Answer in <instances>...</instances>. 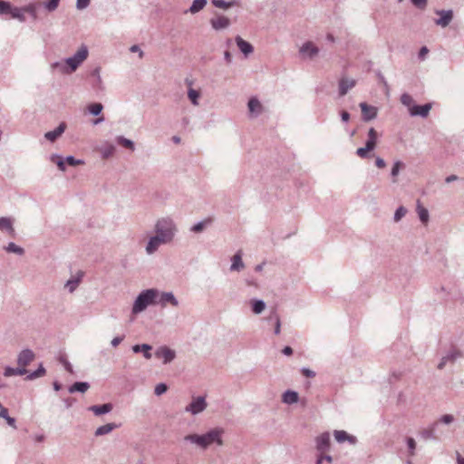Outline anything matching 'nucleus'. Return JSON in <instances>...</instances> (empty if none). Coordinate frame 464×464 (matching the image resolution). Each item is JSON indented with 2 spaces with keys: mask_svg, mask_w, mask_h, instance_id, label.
Listing matches in <instances>:
<instances>
[{
  "mask_svg": "<svg viewBox=\"0 0 464 464\" xmlns=\"http://www.w3.org/2000/svg\"><path fill=\"white\" fill-rule=\"evenodd\" d=\"M282 353L285 354V355H292L293 353V349L290 347V346H285L283 350H282Z\"/></svg>",
  "mask_w": 464,
  "mask_h": 464,
  "instance_id": "61",
  "label": "nucleus"
},
{
  "mask_svg": "<svg viewBox=\"0 0 464 464\" xmlns=\"http://www.w3.org/2000/svg\"><path fill=\"white\" fill-rule=\"evenodd\" d=\"M403 167V164L401 161H397L394 163L392 169V176L394 178L393 182H396V177L399 174V171L401 168Z\"/></svg>",
  "mask_w": 464,
  "mask_h": 464,
  "instance_id": "41",
  "label": "nucleus"
},
{
  "mask_svg": "<svg viewBox=\"0 0 464 464\" xmlns=\"http://www.w3.org/2000/svg\"><path fill=\"white\" fill-rule=\"evenodd\" d=\"M169 242V237L168 235L163 236V237L156 235L155 237H152L150 239V241L147 245V247H146V251L148 254H152L159 248V246L161 244H166Z\"/></svg>",
  "mask_w": 464,
  "mask_h": 464,
  "instance_id": "7",
  "label": "nucleus"
},
{
  "mask_svg": "<svg viewBox=\"0 0 464 464\" xmlns=\"http://www.w3.org/2000/svg\"><path fill=\"white\" fill-rule=\"evenodd\" d=\"M118 144L123 146L124 148L130 149V150H134V144L130 140H128L123 137L117 138Z\"/></svg>",
  "mask_w": 464,
  "mask_h": 464,
  "instance_id": "36",
  "label": "nucleus"
},
{
  "mask_svg": "<svg viewBox=\"0 0 464 464\" xmlns=\"http://www.w3.org/2000/svg\"><path fill=\"white\" fill-rule=\"evenodd\" d=\"M17 367L7 366L5 369L4 375L5 377L24 375L27 372L26 366L29 364V349L23 350L17 358Z\"/></svg>",
  "mask_w": 464,
  "mask_h": 464,
  "instance_id": "3",
  "label": "nucleus"
},
{
  "mask_svg": "<svg viewBox=\"0 0 464 464\" xmlns=\"http://www.w3.org/2000/svg\"><path fill=\"white\" fill-rule=\"evenodd\" d=\"M237 44L239 50L245 54L247 55L253 52V46L246 41L243 40L240 36L236 38Z\"/></svg>",
  "mask_w": 464,
  "mask_h": 464,
  "instance_id": "18",
  "label": "nucleus"
},
{
  "mask_svg": "<svg viewBox=\"0 0 464 464\" xmlns=\"http://www.w3.org/2000/svg\"><path fill=\"white\" fill-rule=\"evenodd\" d=\"M405 214L406 209L403 207H400L394 214V220L399 221Z\"/></svg>",
  "mask_w": 464,
  "mask_h": 464,
  "instance_id": "46",
  "label": "nucleus"
},
{
  "mask_svg": "<svg viewBox=\"0 0 464 464\" xmlns=\"http://www.w3.org/2000/svg\"><path fill=\"white\" fill-rule=\"evenodd\" d=\"M302 373L307 378H314L315 376V373L313 371L306 368H304L302 370Z\"/></svg>",
  "mask_w": 464,
  "mask_h": 464,
  "instance_id": "56",
  "label": "nucleus"
},
{
  "mask_svg": "<svg viewBox=\"0 0 464 464\" xmlns=\"http://www.w3.org/2000/svg\"><path fill=\"white\" fill-rule=\"evenodd\" d=\"M142 347V352H143V355L146 359H150L151 358V353H150V350H151V346L149 345V344H142L141 345Z\"/></svg>",
  "mask_w": 464,
  "mask_h": 464,
  "instance_id": "47",
  "label": "nucleus"
},
{
  "mask_svg": "<svg viewBox=\"0 0 464 464\" xmlns=\"http://www.w3.org/2000/svg\"><path fill=\"white\" fill-rule=\"evenodd\" d=\"M360 107H361V110H362V117H363V119L365 121H370V120H372V119L376 117L377 111H376V109L374 107L368 106L364 102H362L360 104Z\"/></svg>",
  "mask_w": 464,
  "mask_h": 464,
  "instance_id": "16",
  "label": "nucleus"
},
{
  "mask_svg": "<svg viewBox=\"0 0 464 464\" xmlns=\"http://www.w3.org/2000/svg\"><path fill=\"white\" fill-rule=\"evenodd\" d=\"M223 430L221 429H214L203 435L189 434L185 437L186 440L197 444L202 449L208 448L209 445L216 442L218 445H222Z\"/></svg>",
  "mask_w": 464,
  "mask_h": 464,
  "instance_id": "2",
  "label": "nucleus"
},
{
  "mask_svg": "<svg viewBox=\"0 0 464 464\" xmlns=\"http://www.w3.org/2000/svg\"><path fill=\"white\" fill-rule=\"evenodd\" d=\"M275 320H276V326H275V334H279L281 330V323L279 316L276 314H275Z\"/></svg>",
  "mask_w": 464,
  "mask_h": 464,
  "instance_id": "53",
  "label": "nucleus"
},
{
  "mask_svg": "<svg viewBox=\"0 0 464 464\" xmlns=\"http://www.w3.org/2000/svg\"><path fill=\"white\" fill-rule=\"evenodd\" d=\"M29 13V6L24 7H16V6H11V11H9L6 17L16 19L20 22H24L26 17L25 14Z\"/></svg>",
  "mask_w": 464,
  "mask_h": 464,
  "instance_id": "8",
  "label": "nucleus"
},
{
  "mask_svg": "<svg viewBox=\"0 0 464 464\" xmlns=\"http://www.w3.org/2000/svg\"><path fill=\"white\" fill-rule=\"evenodd\" d=\"M265 307L266 304L263 301L256 300L253 302L252 309L255 314H261L264 311Z\"/></svg>",
  "mask_w": 464,
  "mask_h": 464,
  "instance_id": "37",
  "label": "nucleus"
},
{
  "mask_svg": "<svg viewBox=\"0 0 464 464\" xmlns=\"http://www.w3.org/2000/svg\"><path fill=\"white\" fill-rule=\"evenodd\" d=\"M116 427H117V425H116V424H114V423H108V424L102 425V426L99 427V428L96 430V431H95V435H96V436H102V435L108 434V433H110L112 430H114Z\"/></svg>",
  "mask_w": 464,
  "mask_h": 464,
  "instance_id": "28",
  "label": "nucleus"
},
{
  "mask_svg": "<svg viewBox=\"0 0 464 464\" xmlns=\"http://www.w3.org/2000/svg\"><path fill=\"white\" fill-rule=\"evenodd\" d=\"M377 140V131L373 128H371L368 132V140L366 141L365 147L357 149V156L360 157L361 159L369 158V153L372 151L376 147Z\"/></svg>",
  "mask_w": 464,
  "mask_h": 464,
  "instance_id": "5",
  "label": "nucleus"
},
{
  "mask_svg": "<svg viewBox=\"0 0 464 464\" xmlns=\"http://www.w3.org/2000/svg\"><path fill=\"white\" fill-rule=\"evenodd\" d=\"M401 102L402 104H404V105H406V106L411 108V105L413 100H412V98H411V96L410 94L404 93L401 97Z\"/></svg>",
  "mask_w": 464,
  "mask_h": 464,
  "instance_id": "43",
  "label": "nucleus"
},
{
  "mask_svg": "<svg viewBox=\"0 0 464 464\" xmlns=\"http://www.w3.org/2000/svg\"><path fill=\"white\" fill-rule=\"evenodd\" d=\"M283 400L285 403L288 404L296 402L298 400V394L295 392L288 391L285 392Z\"/></svg>",
  "mask_w": 464,
  "mask_h": 464,
  "instance_id": "31",
  "label": "nucleus"
},
{
  "mask_svg": "<svg viewBox=\"0 0 464 464\" xmlns=\"http://www.w3.org/2000/svg\"><path fill=\"white\" fill-rule=\"evenodd\" d=\"M0 418L5 419L9 426L15 428V420L9 416L8 410L6 408H2V411H0Z\"/></svg>",
  "mask_w": 464,
  "mask_h": 464,
  "instance_id": "32",
  "label": "nucleus"
},
{
  "mask_svg": "<svg viewBox=\"0 0 464 464\" xmlns=\"http://www.w3.org/2000/svg\"><path fill=\"white\" fill-rule=\"evenodd\" d=\"M4 249L8 253H14L18 256L24 254V249L13 242H10L7 246H4Z\"/></svg>",
  "mask_w": 464,
  "mask_h": 464,
  "instance_id": "27",
  "label": "nucleus"
},
{
  "mask_svg": "<svg viewBox=\"0 0 464 464\" xmlns=\"http://www.w3.org/2000/svg\"><path fill=\"white\" fill-rule=\"evenodd\" d=\"M123 340V337H115L111 341V344L113 347H117Z\"/></svg>",
  "mask_w": 464,
  "mask_h": 464,
  "instance_id": "59",
  "label": "nucleus"
},
{
  "mask_svg": "<svg viewBox=\"0 0 464 464\" xmlns=\"http://www.w3.org/2000/svg\"><path fill=\"white\" fill-rule=\"evenodd\" d=\"M65 130V124L61 123L54 130L45 133V138L48 140L54 141L59 136L63 134Z\"/></svg>",
  "mask_w": 464,
  "mask_h": 464,
  "instance_id": "19",
  "label": "nucleus"
},
{
  "mask_svg": "<svg viewBox=\"0 0 464 464\" xmlns=\"http://www.w3.org/2000/svg\"><path fill=\"white\" fill-rule=\"evenodd\" d=\"M112 409L111 403H105L102 405H94L90 408V410L94 412L95 415H102L107 412H110Z\"/></svg>",
  "mask_w": 464,
  "mask_h": 464,
  "instance_id": "23",
  "label": "nucleus"
},
{
  "mask_svg": "<svg viewBox=\"0 0 464 464\" xmlns=\"http://www.w3.org/2000/svg\"><path fill=\"white\" fill-rule=\"evenodd\" d=\"M90 4V0H77V8L82 10L86 8Z\"/></svg>",
  "mask_w": 464,
  "mask_h": 464,
  "instance_id": "52",
  "label": "nucleus"
},
{
  "mask_svg": "<svg viewBox=\"0 0 464 464\" xmlns=\"http://www.w3.org/2000/svg\"><path fill=\"white\" fill-rule=\"evenodd\" d=\"M316 448L321 453H324L330 448L329 433H323L316 439Z\"/></svg>",
  "mask_w": 464,
  "mask_h": 464,
  "instance_id": "11",
  "label": "nucleus"
},
{
  "mask_svg": "<svg viewBox=\"0 0 464 464\" xmlns=\"http://www.w3.org/2000/svg\"><path fill=\"white\" fill-rule=\"evenodd\" d=\"M375 165L379 169H383L386 166L385 161L382 158H377L376 159Z\"/></svg>",
  "mask_w": 464,
  "mask_h": 464,
  "instance_id": "57",
  "label": "nucleus"
},
{
  "mask_svg": "<svg viewBox=\"0 0 464 464\" xmlns=\"http://www.w3.org/2000/svg\"><path fill=\"white\" fill-rule=\"evenodd\" d=\"M411 3L420 9H424L427 5V0H411Z\"/></svg>",
  "mask_w": 464,
  "mask_h": 464,
  "instance_id": "48",
  "label": "nucleus"
},
{
  "mask_svg": "<svg viewBox=\"0 0 464 464\" xmlns=\"http://www.w3.org/2000/svg\"><path fill=\"white\" fill-rule=\"evenodd\" d=\"M206 4H207V0H194L189 8L190 13H192V14L198 13V11H200L201 9H203L205 7Z\"/></svg>",
  "mask_w": 464,
  "mask_h": 464,
  "instance_id": "30",
  "label": "nucleus"
},
{
  "mask_svg": "<svg viewBox=\"0 0 464 464\" xmlns=\"http://www.w3.org/2000/svg\"><path fill=\"white\" fill-rule=\"evenodd\" d=\"M354 85H355V81L353 79H347V78L341 79L340 82H339L340 95L341 96L345 95L350 89L354 87Z\"/></svg>",
  "mask_w": 464,
  "mask_h": 464,
  "instance_id": "17",
  "label": "nucleus"
},
{
  "mask_svg": "<svg viewBox=\"0 0 464 464\" xmlns=\"http://www.w3.org/2000/svg\"><path fill=\"white\" fill-rule=\"evenodd\" d=\"M130 50L132 53L139 52L140 58H142L143 52L139 48L138 45H132Z\"/></svg>",
  "mask_w": 464,
  "mask_h": 464,
  "instance_id": "58",
  "label": "nucleus"
},
{
  "mask_svg": "<svg viewBox=\"0 0 464 464\" xmlns=\"http://www.w3.org/2000/svg\"><path fill=\"white\" fill-rule=\"evenodd\" d=\"M407 442H408V447L411 450V454L413 455V453H414L413 451L416 447V442L412 438H409Z\"/></svg>",
  "mask_w": 464,
  "mask_h": 464,
  "instance_id": "55",
  "label": "nucleus"
},
{
  "mask_svg": "<svg viewBox=\"0 0 464 464\" xmlns=\"http://www.w3.org/2000/svg\"><path fill=\"white\" fill-rule=\"evenodd\" d=\"M102 109L103 107L102 103H92L88 106L90 113L93 115H99L102 112Z\"/></svg>",
  "mask_w": 464,
  "mask_h": 464,
  "instance_id": "38",
  "label": "nucleus"
},
{
  "mask_svg": "<svg viewBox=\"0 0 464 464\" xmlns=\"http://www.w3.org/2000/svg\"><path fill=\"white\" fill-rule=\"evenodd\" d=\"M206 406L207 403L205 401V399L203 397H198L194 399L192 402L186 407V411H190L193 414H197L203 411Z\"/></svg>",
  "mask_w": 464,
  "mask_h": 464,
  "instance_id": "9",
  "label": "nucleus"
},
{
  "mask_svg": "<svg viewBox=\"0 0 464 464\" xmlns=\"http://www.w3.org/2000/svg\"><path fill=\"white\" fill-rule=\"evenodd\" d=\"M324 453H321L318 457V459L316 461V464H321L324 459H325L327 462L331 463L333 461V459L329 455H324Z\"/></svg>",
  "mask_w": 464,
  "mask_h": 464,
  "instance_id": "49",
  "label": "nucleus"
},
{
  "mask_svg": "<svg viewBox=\"0 0 464 464\" xmlns=\"http://www.w3.org/2000/svg\"><path fill=\"white\" fill-rule=\"evenodd\" d=\"M114 151V147L113 146H109V148L104 151V157H108L110 155H111Z\"/></svg>",
  "mask_w": 464,
  "mask_h": 464,
  "instance_id": "62",
  "label": "nucleus"
},
{
  "mask_svg": "<svg viewBox=\"0 0 464 464\" xmlns=\"http://www.w3.org/2000/svg\"><path fill=\"white\" fill-rule=\"evenodd\" d=\"M155 356L162 359L164 363H168L175 358V352L166 346H162L156 351Z\"/></svg>",
  "mask_w": 464,
  "mask_h": 464,
  "instance_id": "10",
  "label": "nucleus"
},
{
  "mask_svg": "<svg viewBox=\"0 0 464 464\" xmlns=\"http://www.w3.org/2000/svg\"><path fill=\"white\" fill-rule=\"evenodd\" d=\"M83 276V272L79 271L75 276L67 281L66 286L69 288L70 292H73L78 286Z\"/></svg>",
  "mask_w": 464,
  "mask_h": 464,
  "instance_id": "21",
  "label": "nucleus"
},
{
  "mask_svg": "<svg viewBox=\"0 0 464 464\" xmlns=\"http://www.w3.org/2000/svg\"><path fill=\"white\" fill-rule=\"evenodd\" d=\"M60 362L63 363L66 371H68L69 372H72L71 363L64 357L62 356L60 358Z\"/></svg>",
  "mask_w": 464,
  "mask_h": 464,
  "instance_id": "50",
  "label": "nucleus"
},
{
  "mask_svg": "<svg viewBox=\"0 0 464 464\" xmlns=\"http://www.w3.org/2000/svg\"><path fill=\"white\" fill-rule=\"evenodd\" d=\"M440 14V18L436 21V24L441 25L442 27L447 26L451 19H452V12L451 11H441L439 13Z\"/></svg>",
  "mask_w": 464,
  "mask_h": 464,
  "instance_id": "20",
  "label": "nucleus"
},
{
  "mask_svg": "<svg viewBox=\"0 0 464 464\" xmlns=\"http://www.w3.org/2000/svg\"><path fill=\"white\" fill-rule=\"evenodd\" d=\"M211 222V219L208 218V219H206L202 222H199L196 225L193 226L192 227V231L198 233V232H200L203 230V228L205 227L206 225L209 224Z\"/></svg>",
  "mask_w": 464,
  "mask_h": 464,
  "instance_id": "40",
  "label": "nucleus"
},
{
  "mask_svg": "<svg viewBox=\"0 0 464 464\" xmlns=\"http://www.w3.org/2000/svg\"><path fill=\"white\" fill-rule=\"evenodd\" d=\"M453 420H454L453 416L450 415V414L443 415L440 418V421L445 423V424H450V422L453 421Z\"/></svg>",
  "mask_w": 464,
  "mask_h": 464,
  "instance_id": "54",
  "label": "nucleus"
},
{
  "mask_svg": "<svg viewBox=\"0 0 464 464\" xmlns=\"http://www.w3.org/2000/svg\"><path fill=\"white\" fill-rule=\"evenodd\" d=\"M242 253L241 251L237 252L232 258L231 270H240L244 267V264L242 262Z\"/></svg>",
  "mask_w": 464,
  "mask_h": 464,
  "instance_id": "26",
  "label": "nucleus"
},
{
  "mask_svg": "<svg viewBox=\"0 0 464 464\" xmlns=\"http://www.w3.org/2000/svg\"><path fill=\"white\" fill-rule=\"evenodd\" d=\"M334 438L340 443H343V442H344L346 440H348V441H350L352 443L355 442V439L353 436L349 435L344 430H335L334 431Z\"/></svg>",
  "mask_w": 464,
  "mask_h": 464,
  "instance_id": "22",
  "label": "nucleus"
},
{
  "mask_svg": "<svg viewBox=\"0 0 464 464\" xmlns=\"http://www.w3.org/2000/svg\"><path fill=\"white\" fill-rule=\"evenodd\" d=\"M457 462L458 464H464V458L459 452H457Z\"/></svg>",
  "mask_w": 464,
  "mask_h": 464,
  "instance_id": "64",
  "label": "nucleus"
},
{
  "mask_svg": "<svg viewBox=\"0 0 464 464\" xmlns=\"http://www.w3.org/2000/svg\"><path fill=\"white\" fill-rule=\"evenodd\" d=\"M167 390H168V387L166 384L159 383L158 385H156L154 392H155L156 395L160 396V395L163 394L164 392H166Z\"/></svg>",
  "mask_w": 464,
  "mask_h": 464,
  "instance_id": "44",
  "label": "nucleus"
},
{
  "mask_svg": "<svg viewBox=\"0 0 464 464\" xmlns=\"http://www.w3.org/2000/svg\"><path fill=\"white\" fill-rule=\"evenodd\" d=\"M341 116L343 121H348L350 119V114L347 111H343Z\"/></svg>",
  "mask_w": 464,
  "mask_h": 464,
  "instance_id": "63",
  "label": "nucleus"
},
{
  "mask_svg": "<svg viewBox=\"0 0 464 464\" xmlns=\"http://www.w3.org/2000/svg\"><path fill=\"white\" fill-rule=\"evenodd\" d=\"M212 3L215 6L222 9L229 8L234 5L233 3H227L224 0H212Z\"/></svg>",
  "mask_w": 464,
  "mask_h": 464,
  "instance_id": "39",
  "label": "nucleus"
},
{
  "mask_svg": "<svg viewBox=\"0 0 464 464\" xmlns=\"http://www.w3.org/2000/svg\"><path fill=\"white\" fill-rule=\"evenodd\" d=\"M158 291L155 289H149L142 292L136 299L133 305V313L137 314L143 311L149 304L155 302L158 296Z\"/></svg>",
  "mask_w": 464,
  "mask_h": 464,
  "instance_id": "4",
  "label": "nucleus"
},
{
  "mask_svg": "<svg viewBox=\"0 0 464 464\" xmlns=\"http://www.w3.org/2000/svg\"><path fill=\"white\" fill-rule=\"evenodd\" d=\"M66 162L71 166H76L83 163L82 160H75L72 156L66 158Z\"/></svg>",
  "mask_w": 464,
  "mask_h": 464,
  "instance_id": "51",
  "label": "nucleus"
},
{
  "mask_svg": "<svg viewBox=\"0 0 464 464\" xmlns=\"http://www.w3.org/2000/svg\"><path fill=\"white\" fill-rule=\"evenodd\" d=\"M89 389V384L87 382H75L71 388L70 392H84Z\"/></svg>",
  "mask_w": 464,
  "mask_h": 464,
  "instance_id": "34",
  "label": "nucleus"
},
{
  "mask_svg": "<svg viewBox=\"0 0 464 464\" xmlns=\"http://www.w3.org/2000/svg\"><path fill=\"white\" fill-rule=\"evenodd\" d=\"M318 48L312 42H307L303 44L300 48V53L303 55H306L308 57H313L318 53Z\"/></svg>",
  "mask_w": 464,
  "mask_h": 464,
  "instance_id": "15",
  "label": "nucleus"
},
{
  "mask_svg": "<svg viewBox=\"0 0 464 464\" xmlns=\"http://www.w3.org/2000/svg\"><path fill=\"white\" fill-rule=\"evenodd\" d=\"M429 53V49L425 46H423L419 53V56L423 59L425 55Z\"/></svg>",
  "mask_w": 464,
  "mask_h": 464,
  "instance_id": "60",
  "label": "nucleus"
},
{
  "mask_svg": "<svg viewBox=\"0 0 464 464\" xmlns=\"http://www.w3.org/2000/svg\"><path fill=\"white\" fill-rule=\"evenodd\" d=\"M188 97L192 102L193 105L198 104V98L200 97V92L197 90L189 88L188 91Z\"/></svg>",
  "mask_w": 464,
  "mask_h": 464,
  "instance_id": "33",
  "label": "nucleus"
},
{
  "mask_svg": "<svg viewBox=\"0 0 464 464\" xmlns=\"http://www.w3.org/2000/svg\"><path fill=\"white\" fill-rule=\"evenodd\" d=\"M0 230L6 233L10 237H14L13 219L6 217L0 218Z\"/></svg>",
  "mask_w": 464,
  "mask_h": 464,
  "instance_id": "12",
  "label": "nucleus"
},
{
  "mask_svg": "<svg viewBox=\"0 0 464 464\" xmlns=\"http://www.w3.org/2000/svg\"><path fill=\"white\" fill-rule=\"evenodd\" d=\"M431 109V105L430 103L424 105H414L410 108V113L412 116L420 115L421 117H426Z\"/></svg>",
  "mask_w": 464,
  "mask_h": 464,
  "instance_id": "13",
  "label": "nucleus"
},
{
  "mask_svg": "<svg viewBox=\"0 0 464 464\" xmlns=\"http://www.w3.org/2000/svg\"><path fill=\"white\" fill-rule=\"evenodd\" d=\"M160 302L162 305H165L167 303H170L173 306H178L179 304L177 299L171 293L161 294Z\"/></svg>",
  "mask_w": 464,
  "mask_h": 464,
  "instance_id": "24",
  "label": "nucleus"
},
{
  "mask_svg": "<svg viewBox=\"0 0 464 464\" xmlns=\"http://www.w3.org/2000/svg\"><path fill=\"white\" fill-rule=\"evenodd\" d=\"M44 374H45V369L43 367V365H40L36 371L31 372V380L42 377Z\"/></svg>",
  "mask_w": 464,
  "mask_h": 464,
  "instance_id": "42",
  "label": "nucleus"
},
{
  "mask_svg": "<svg viewBox=\"0 0 464 464\" xmlns=\"http://www.w3.org/2000/svg\"><path fill=\"white\" fill-rule=\"evenodd\" d=\"M59 2H60V0H48L47 3L45 4V7L49 11H53L57 8Z\"/></svg>",
  "mask_w": 464,
  "mask_h": 464,
  "instance_id": "45",
  "label": "nucleus"
},
{
  "mask_svg": "<svg viewBox=\"0 0 464 464\" xmlns=\"http://www.w3.org/2000/svg\"><path fill=\"white\" fill-rule=\"evenodd\" d=\"M175 227L171 219L162 218L160 219L156 224V234L161 237L168 235L169 237V242L174 237Z\"/></svg>",
  "mask_w": 464,
  "mask_h": 464,
  "instance_id": "6",
  "label": "nucleus"
},
{
  "mask_svg": "<svg viewBox=\"0 0 464 464\" xmlns=\"http://www.w3.org/2000/svg\"><path fill=\"white\" fill-rule=\"evenodd\" d=\"M88 50L85 46H82L77 53L63 63H56L53 65L61 73L69 74L77 70L79 65L87 59Z\"/></svg>",
  "mask_w": 464,
  "mask_h": 464,
  "instance_id": "1",
  "label": "nucleus"
},
{
  "mask_svg": "<svg viewBox=\"0 0 464 464\" xmlns=\"http://www.w3.org/2000/svg\"><path fill=\"white\" fill-rule=\"evenodd\" d=\"M417 212L421 222L426 224L429 220V213L428 210L420 205L419 200L417 205Z\"/></svg>",
  "mask_w": 464,
  "mask_h": 464,
  "instance_id": "29",
  "label": "nucleus"
},
{
  "mask_svg": "<svg viewBox=\"0 0 464 464\" xmlns=\"http://www.w3.org/2000/svg\"><path fill=\"white\" fill-rule=\"evenodd\" d=\"M12 5L5 0H0V15L7 16L9 11H11Z\"/></svg>",
  "mask_w": 464,
  "mask_h": 464,
  "instance_id": "35",
  "label": "nucleus"
},
{
  "mask_svg": "<svg viewBox=\"0 0 464 464\" xmlns=\"http://www.w3.org/2000/svg\"><path fill=\"white\" fill-rule=\"evenodd\" d=\"M210 24L215 30L227 28L230 22L229 19L224 15H218L210 20Z\"/></svg>",
  "mask_w": 464,
  "mask_h": 464,
  "instance_id": "14",
  "label": "nucleus"
},
{
  "mask_svg": "<svg viewBox=\"0 0 464 464\" xmlns=\"http://www.w3.org/2000/svg\"><path fill=\"white\" fill-rule=\"evenodd\" d=\"M248 109L251 113L259 114L262 111V105L257 99L252 98L248 102Z\"/></svg>",
  "mask_w": 464,
  "mask_h": 464,
  "instance_id": "25",
  "label": "nucleus"
}]
</instances>
